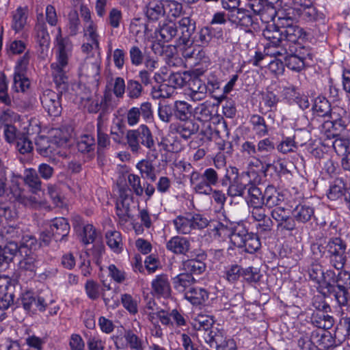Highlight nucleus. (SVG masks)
<instances>
[{
    "mask_svg": "<svg viewBox=\"0 0 350 350\" xmlns=\"http://www.w3.org/2000/svg\"><path fill=\"white\" fill-rule=\"evenodd\" d=\"M57 47V62L51 64L52 75L56 81H62L67 77L68 59L71 56L72 44L68 37H63L61 27L57 28L55 40Z\"/></svg>",
    "mask_w": 350,
    "mask_h": 350,
    "instance_id": "f257e3e1",
    "label": "nucleus"
},
{
    "mask_svg": "<svg viewBox=\"0 0 350 350\" xmlns=\"http://www.w3.org/2000/svg\"><path fill=\"white\" fill-rule=\"evenodd\" d=\"M128 148L133 154L141 153L145 148L152 152L151 157L157 159L155 142L150 129L146 124H141L136 129H129L126 133Z\"/></svg>",
    "mask_w": 350,
    "mask_h": 350,
    "instance_id": "f03ea898",
    "label": "nucleus"
},
{
    "mask_svg": "<svg viewBox=\"0 0 350 350\" xmlns=\"http://www.w3.org/2000/svg\"><path fill=\"white\" fill-rule=\"evenodd\" d=\"M214 323L213 317L205 314H198L191 323L200 341H204L208 346L217 345L223 340L224 329L214 326Z\"/></svg>",
    "mask_w": 350,
    "mask_h": 350,
    "instance_id": "7ed1b4c3",
    "label": "nucleus"
},
{
    "mask_svg": "<svg viewBox=\"0 0 350 350\" xmlns=\"http://www.w3.org/2000/svg\"><path fill=\"white\" fill-rule=\"evenodd\" d=\"M62 81H56L53 77V81L57 92L51 90H45L40 97L41 103L44 109L51 116H58L62 112L61 98L68 89V77Z\"/></svg>",
    "mask_w": 350,
    "mask_h": 350,
    "instance_id": "20e7f679",
    "label": "nucleus"
},
{
    "mask_svg": "<svg viewBox=\"0 0 350 350\" xmlns=\"http://www.w3.org/2000/svg\"><path fill=\"white\" fill-rule=\"evenodd\" d=\"M100 64L99 53L96 55L87 56L80 68L81 77L85 78L88 83L97 86L100 79Z\"/></svg>",
    "mask_w": 350,
    "mask_h": 350,
    "instance_id": "39448f33",
    "label": "nucleus"
},
{
    "mask_svg": "<svg viewBox=\"0 0 350 350\" xmlns=\"http://www.w3.org/2000/svg\"><path fill=\"white\" fill-rule=\"evenodd\" d=\"M340 329H336L334 336L327 329H317L312 332L311 340L312 344L321 350H327L334 348L344 340L340 338Z\"/></svg>",
    "mask_w": 350,
    "mask_h": 350,
    "instance_id": "423d86ee",
    "label": "nucleus"
},
{
    "mask_svg": "<svg viewBox=\"0 0 350 350\" xmlns=\"http://www.w3.org/2000/svg\"><path fill=\"white\" fill-rule=\"evenodd\" d=\"M53 301L44 297L42 295H35L31 292H26L22 295L18 300V304L27 312L35 313L36 311H44L46 308Z\"/></svg>",
    "mask_w": 350,
    "mask_h": 350,
    "instance_id": "0eeeda50",
    "label": "nucleus"
},
{
    "mask_svg": "<svg viewBox=\"0 0 350 350\" xmlns=\"http://www.w3.org/2000/svg\"><path fill=\"white\" fill-rule=\"evenodd\" d=\"M152 118L153 111L150 102H144L139 107H133L126 113V122L130 126L138 124L141 120L144 122H148Z\"/></svg>",
    "mask_w": 350,
    "mask_h": 350,
    "instance_id": "6e6552de",
    "label": "nucleus"
},
{
    "mask_svg": "<svg viewBox=\"0 0 350 350\" xmlns=\"http://www.w3.org/2000/svg\"><path fill=\"white\" fill-rule=\"evenodd\" d=\"M196 29V23L189 17H183L178 21V44L190 48L194 42L192 35Z\"/></svg>",
    "mask_w": 350,
    "mask_h": 350,
    "instance_id": "1a4fd4ad",
    "label": "nucleus"
},
{
    "mask_svg": "<svg viewBox=\"0 0 350 350\" xmlns=\"http://www.w3.org/2000/svg\"><path fill=\"white\" fill-rule=\"evenodd\" d=\"M28 62L29 58L27 54L18 60L20 68L14 72L12 85V89L16 92H26L30 88V81L23 71V67L26 66Z\"/></svg>",
    "mask_w": 350,
    "mask_h": 350,
    "instance_id": "9d476101",
    "label": "nucleus"
},
{
    "mask_svg": "<svg viewBox=\"0 0 350 350\" xmlns=\"http://www.w3.org/2000/svg\"><path fill=\"white\" fill-rule=\"evenodd\" d=\"M249 7L254 13L260 15L262 20L268 21L273 20L276 15L274 4L269 0H253L249 3Z\"/></svg>",
    "mask_w": 350,
    "mask_h": 350,
    "instance_id": "9b49d317",
    "label": "nucleus"
},
{
    "mask_svg": "<svg viewBox=\"0 0 350 350\" xmlns=\"http://www.w3.org/2000/svg\"><path fill=\"white\" fill-rule=\"evenodd\" d=\"M264 206V204L249 206L252 208L250 213L252 218L260 222L258 225L260 233L270 232L273 226V221L267 215Z\"/></svg>",
    "mask_w": 350,
    "mask_h": 350,
    "instance_id": "f8f14e48",
    "label": "nucleus"
},
{
    "mask_svg": "<svg viewBox=\"0 0 350 350\" xmlns=\"http://www.w3.org/2000/svg\"><path fill=\"white\" fill-rule=\"evenodd\" d=\"M327 247L329 253L337 258L334 264V267L337 269H341L345 261L344 257L346 250L345 244L341 239L335 238L329 240L327 244Z\"/></svg>",
    "mask_w": 350,
    "mask_h": 350,
    "instance_id": "ddd939ff",
    "label": "nucleus"
},
{
    "mask_svg": "<svg viewBox=\"0 0 350 350\" xmlns=\"http://www.w3.org/2000/svg\"><path fill=\"white\" fill-rule=\"evenodd\" d=\"M170 128L176 131L183 138L188 139L199 130V124L191 118L180 120L176 124H171Z\"/></svg>",
    "mask_w": 350,
    "mask_h": 350,
    "instance_id": "4468645a",
    "label": "nucleus"
},
{
    "mask_svg": "<svg viewBox=\"0 0 350 350\" xmlns=\"http://www.w3.org/2000/svg\"><path fill=\"white\" fill-rule=\"evenodd\" d=\"M50 230L56 241L64 240L70 232V225L64 217L55 218L52 221Z\"/></svg>",
    "mask_w": 350,
    "mask_h": 350,
    "instance_id": "2eb2a0df",
    "label": "nucleus"
},
{
    "mask_svg": "<svg viewBox=\"0 0 350 350\" xmlns=\"http://www.w3.org/2000/svg\"><path fill=\"white\" fill-rule=\"evenodd\" d=\"M163 0H148L145 7V14L149 21H157L165 15Z\"/></svg>",
    "mask_w": 350,
    "mask_h": 350,
    "instance_id": "dca6fc26",
    "label": "nucleus"
},
{
    "mask_svg": "<svg viewBox=\"0 0 350 350\" xmlns=\"http://www.w3.org/2000/svg\"><path fill=\"white\" fill-rule=\"evenodd\" d=\"M228 18L233 24L246 27L253 23L252 18L248 12L244 9L237 8V6L230 10Z\"/></svg>",
    "mask_w": 350,
    "mask_h": 350,
    "instance_id": "f3484780",
    "label": "nucleus"
},
{
    "mask_svg": "<svg viewBox=\"0 0 350 350\" xmlns=\"http://www.w3.org/2000/svg\"><path fill=\"white\" fill-rule=\"evenodd\" d=\"M188 96L193 101H199L206 97V83L199 77H195L189 81Z\"/></svg>",
    "mask_w": 350,
    "mask_h": 350,
    "instance_id": "a211bd4d",
    "label": "nucleus"
},
{
    "mask_svg": "<svg viewBox=\"0 0 350 350\" xmlns=\"http://www.w3.org/2000/svg\"><path fill=\"white\" fill-rule=\"evenodd\" d=\"M152 290L154 294L165 297L171 294V287L168 277L165 274L158 275L151 282Z\"/></svg>",
    "mask_w": 350,
    "mask_h": 350,
    "instance_id": "6ab92c4d",
    "label": "nucleus"
},
{
    "mask_svg": "<svg viewBox=\"0 0 350 350\" xmlns=\"http://www.w3.org/2000/svg\"><path fill=\"white\" fill-rule=\"evenodd\" d=\"M34 31L36 40L40 47L41 53L48 51L51 43V38L46 24L43 21H38L35 26Z\"/></svg>",
    "mask_w": 350,
    "mask_h": 350,
    "instance_id": "aec40b11",
    "label": "nucleus"
},
{
    "mask_svg": "<svg viewBox=\"0 0 350 350\" xmlns=\"http://www.w3.org/2000/svg\"><path fill=\"white\" fill-rule=\"evenodd\" d=\"M308 274L312 280L317 284H322V285L325 286H326V282L328 281L329 278L334 276V272L333 271L327 270L325 273L321 265L318 263H313L310 265L308 269Z\"/></svg>",
    "mask_w": 350,
    "mask_h": 350,
    "instance_id": "412c9836",
    "label": "nucleus"
},
{
    "mask_svg": "<svg viewBox=\"0 0 350 350\" xmlns=\"http://www.w3.org/2000/svg\"><path fill=\"white\" fill-rule=\"evenodd\" d=\"M190 184L198 193L209 195L212 191V188L207 183L205 177L198 171H193L191 174Z\"/></svg>",
    "mask_w": 350,
    "mask_h": 350,
    "instance_id": "4be33fe9",
    "label": "nucleus"
},
{
    "mask_svg": "<svg viewBox=\"0 0 350 350\" xmlns=\"http://www.w3.org/2000/svg\"><path fill=\"white\" fill-rule=\"evenodd\" d=\"M297 51L294 45H289L287 54L284 57L286 66L294 71H301L305 66L304 59L295 54Z\"/></svg>",
    "mask_w": 350,
    "mask_h": 350,
    "instance_id": "5701e85b",
    "label": "nucleus"
},
{
    "mask_svg": "<svg viewBox=\"0 0 350 350\" xmlns=\"http://www.w3.org/2000/svg\"><path fill=\"white\" fill-rule=\"evenodd\" d=\"M23 181L33 193H37L42 190V183L37 171L33 168L25 170Z\"/></svg>",
    "mask_w": 350,
    "mask_h": 350,
    "instance_id": "b1692460",
    "label": "nucleus"
},
{
    "mask_svg": "<svg viewBox=\"0 0 350 350\" xmlns=\"http://www.w3.org/2000/svg\"><path fill=\"white\" fill-rule=\"evenodd\" d=\"M174 288L178 292L184 293L185 295L191 288L196 280L188 273H181L172 279Z\"/></svg>",
    "mask_w": 350,
    "mask_h": 350,
    "instance_id": "393cba45",
    "label": "nucleus"
},
{
    "mask_svg": "<svg viewBox=\"0 0 350 350\" xmlns=\"http://www.w3.org/2000/svg\"><path fill=\"white\" fill-rule=\"evenodd\" d=\"M166 247L174 254H185L190 249V243L185 237L175 236L167 242Z\"/></svg>",
    "mask_w": 350,
    "mask_h": 350,
    "instance_id": "a878e982",
    "label": "nucleus"
},
{
    "mask_svg": "<svg viewBox=\"0 0 350 350\" xmlns=\"http://www.w3.org/2000/svg\"><path fill=\"white\" fill-rule=\"evenodd\" d=\"M325 288L327 289V293L329 295H333L335 299L340 306H349V293L347 288H338L334 284H332L330 280L326 282Z\"/></svg>",
    "mask_w": 350,
    "mask_h": 350,
    "instance_id": "bb28decb",
    "label": "nucleus"
},
{
    "mask_svg": "<svg viewBox=\"0 0 350 350\" xmlns=\"http://www.w3.org/2000/svg\"><path fill=\"white\" fill-rule=\"evenodd\" d=\"M284 200L283 195L277 191L273 185H269L264 192V205L271 208L278 207Z\"/></svg>",
    "mask_w": 350,
    "mask_h": 350,
    "instance_id": "cd10ccee",
    "label": "nucleus"
},
{
    "mask_svg": "<svg viewBox=\"0 0 350 350\" xmlns=\"http://www.w3.org/2000/svg\"><path fill=\"white\" fill-rule=\"evenodd\" d=\"M306 33L303 29L297 25H291L288 29H285L282 33V38L286 42V46L288 47L291 44H295L301 39H304Z\"/></svg>",
    "mask_w": 350,
    "mask_h": 350,
    "instance_id": "c85d7f7f",
    "label": "nucleus"
},
{
    "mask_svg": "<svg viewBox=\"0 0 350 350\" xmlns=\"http://www.w3.org/2000/svg\"><path fill=\"white\" fill-rule=\"evenodd\" d=\"M185 297L191 304L198 306L202 305L208 299V293L205 289L193 286L191 288H189V291L185 295Z\"/></svg>",
    "mask_w": 350,
    "mask_h": 350,
    "instance_id": "c756f323",
    "label": "nucleus"
},
{
    "mask_svg": "<svg viewBox=\"0 0 350 350\" xmlns=\"http://www.w3.org/2000/svg\"><path fill=\"white\" fill-rule=\"evenodd\" d=\"M23 258L18 262V269L21 271L29 272L31 275H34L38 260L33 252L24 253Z\"/></svg>",
    "mask_w": 350,
    "mask_h": 350,
    "instance_id": "7c9ffc66",
    "label": "nucleus"
},
{
    "mask_svg": "<svg viewBox=\"0 0 350 350\" xmlns=\"http://www.w3.org/2000/svg\"><path fill=\"white\" fill-rule=\"evenodd\" d=\"M334 318L328 313L314 312L311 317L312 323L320 329H329L334 325Z\"/></svg>",
    "mask_w": 350,
    "mask_h": 350,
    "instance_id": "2f4dec72",
    "label": "nucleus"
},
{
    "mask_svg": "<svg viewBox=\"0 0 350 350\" xmlns=\"http://www.w3.org/2000/svg\"><path fill=\"white\" fill-rule=\"evenodd\" d=\"M295 221L300 223H306L314 216L312 207L306 204H298L291 212Z\"/></svg>",
    "mask_w": 350,
    "mask_h": 350,
    "instance_id": "473e14b6",
    "label": "nucleus"
},
{
    "mask_svg": "<svg viewBox=\"0 0 350 350\" xmlns=\"http://www.w3.org/2000/svg\"><path fill=\"white\" fill-rule=\"evenodd\" d=\"M126 126L122 120L117 118L113 120L110 128V135L112 140L116 144H120L123 142L125 133Z\"/></svg>",
    "mask_w": 350,
    "mask_h": 350,
    "instance_id": "72a5a7b5",
    "label": "nucleus"
},
{
    "mask_svg": "<svg viewBox=\"0 0 350 350\" xmlns=\"http://www.w3.org/2000/svg\"><path fill=\"white\" fill-rule=\"evenodd\" d=\"M27 10L22 8H17L12 13V21L11 27L15 32L22 31L27 25Z\"/></svg>",
    "mask_w": 350,
    "mask_h": 350,
    "instance_id": "f704fd0d",
    "label": "nucleus"
},
{
    "mask_svg": "<svg viewBox=\"0 0 350 350\" xmlns=\"http://www.w3.org/2000/svg\"><path fill=\"white\" fill-rule=\"evenodd\" d=\"M174 115L179 120L190 118L193 108L191 105L183 100H177L174 104Z\"/></svg>",
    "mask_w": 350,
    "mask_h": 350,
    "instance_id": "c9c22d12",
    "label": "nucleus"
},
{
    "mask_svg": "<svg viewBox=\"0 0 350 350\" xmlns=\"http://www.w3.org/2000/svg\"><path fill=\"white\" fill-rule=\"evenodd\" d=\"M175 229L179 234H187L191 233L193 230V223L191 222V215L188 214L185 216L179 215L173 221Z\"/></svg>",
    "mask_w": 350,
    "mask_h": 350,
    "instance_id": "e433bc0d",
    "label": "nucleus"
},
{
    "mask_svg": "<svg viewBox=\"0 0 350 350\" xmlns=\"http://www.w3.org/2000/svg\"><path fill=\"white\" fill-rule=\"evenodd\" d=\"M232 173L236 174V177L232 182H230L228 188V195L231 197L243 196L244 191L247 189V185L241 183L238 178V170L235 167L231 169Z\"/></svg>",
    "mask_w": 350,
    "mask_h": 350,
    "instance_id": "4c0bfd02",
    "label": "nucleus"
},
{
    "mask_svg": "<svg viewBox=\"0 0 350 350\" xmlns=\"http://www.w3.org/2000/svg\"><path fill=\"white\" fill-rule=\"evenodd\" d=\"M312 109L317 116L323 118H330L334 111L331 109L329 101L325 98H317L312 107Z\"/></svg>",
    "mask_w": 350,
    "mask_h": 350,
    "instance_id": "58836bf2",
    "label": "nucleus"
},
{
    "mask_svg": "<svg viewBox=\"0 0 350 350\" xmlns=\"http://www.w3.org/2000/svg\"><path fill=\"white\" fill-rule=\"evenodd\" d=\"M247 230L241 225H237L233 228L231 233L230 234V239L231 242L238 247H242L244 241L247 239L248 234Z\"/></svg>",
    "mask_w": 350,
    "mask_h": 350,
    "instance_id": "ea45409f",
    "label": "nucleus"
},
{
    "mask_svg": "<svg viewBox=\"0 0 350 350\" xmlns=\"http://www.w3.org/2000/svg\"><path fill=\"white\" fill-rule=\"evenodd\" d=\"M159 33L161 36V40L167 42L178 35V27L176 23L169 21L163 23L160 27Z\"/></svg>",
    "mask_w": 350,
    "mask_h": 350,
    "instance_id": "a19ab883",
    "label": "nucleus"
},
{
    "mask_svg": "<svg viewBox=\"0 0 350 350\" xmlns=\"http://www.w3.org/2000/svg\"><path fill=\"white\" fill-rule=\"evenodd\" d=\"M288 46L286 42H283L278 44L267 43L265 48V53L267 56L274 57L275 58H283L287 54Z\"/></svg>",
    "mask_w": 350,
    "mask_h": 350,
    "instance_id": "79ce46f5",
    "label": "nucleus"
},
{
    "mask_svg": "<svg viewBox=\"0 0 350 350\" xmlns=\"http://www.w3.org/2000/svg\"><path fill=\"white\" fill-rule=\"evenodd\" d=\"M205 263L197 259H189L183 262L182 270L191 275L193 274H201L205 271Z\"/></svg>",
    "mask_w": 350,
    "mask_h": 350,
    "instance_id": "37998d69",
    "label": "nucleus"
},
{
    "mask_svg": "<svg viewBox=\"0 0 350 350\" xmlns=\"http://www.w3.org/2000/svg\"><path fill=\"white\" fill-rule=\"evenodd\" d=\"M17 151L22 154L30 153L33 149V143L28 134L23 133L18 136L17 141L14 144Z\"/></svg>",
    "mask_w": 350,
    "mask_h": 350,
    "instance_id": "c03bdc74",
    "label": "nucleus"
},
{
    "mask_svg": "<svg viewBox=\"0 0 350 350\" xmlns=\"http://www.w3.org/2000/svg\"><path fill=\"white\" fill-rule=\"evenodd\" d=\"M263 36L269 41V43L278 44L284 42L282 38V34L278 30L275 24L268 25L262 31Z\"/></svg>",
    "mask_w": 350,
    "mask_h": 350,
    "instance_id": "a18cd8bd",
    "label": "nucleus"
},
{
    "mask_svg": "<svg viewBox=\"0 0 350 350\" xmlns=\"http://www.w3.org/2000/svg\"><path fill=\"white\" fill-rule=\"evenodd\" d=\"M175 92L174 88L168 85L167 82H165L160 84L157 88L153 87L151 95L154 99L167 98L172 96Z\"/></svg>",
    "mask_w": 350,
    "mask_h": 350,
    "instance_id": "49530a36",
    "label": "nucleus"
},
{
    "mask_svg": "<svg viewBox=\"0 0 350 350\" xmlns=\"http://www.w3.org/2000/svg\"><path fill=\"white\" fill-rule=\"evenodd\" d=\"M247 186V189L249 195L248 205L264 204V193H262L261 190L252 183L248 184Z\"/></svg>",
    "mask_w": 350,
    "mask_h": 350,
    "instance_id": "de8ad7c7",
    "label": "nucleus"
},
{
    "mask_svg": "<svg viewBox=\"0 0 350 350\" xmlns=\"http://www.w3.org/2000/svg\"><path fill=\"white\" fill-rule=\"evenodd\" d=\"M18 245L21 248L20 256H23L24 253L33 252L37 246V240L36 237L31 234H23Z\"/></svg>",
    "mask_w": 350,
    "mask_h": 350,
    "instance_id": "09e8293b",
    "label": "nucleus"
},
{
    "mask_svg": "<svg viewBox=\"0 0 350 350\" xmlns=\"http://www.w3.org/2000/svg\"><path fill=\"white\" fill-rule=\"evenodd\" d=\"M213 107L206 103L200 104L193 110L194 116L201 122L209 121L213 116Z\"/></svg>",
    "mask_w": 350,
    "mask_h": 350,
    "instance_id": "8fccbe9b",
    "label": "nucleus"
},
{
    "mask_svg": "<svg viewBox=\"0 0 350 350\" xmlns=\"http://www.w3.org/2000/svg\"><path fill=\"white\" fill-rule=\"evenodd\" d=\"M144 92L143 86L139 81L129 79L126 83L127 96L132 100L139 98Z\"/></svg>",
    "mask_w": 350,
    "mask_h": 350,
    "instance_id": "3c124183",
    "label": "nucleus"
},
{
    "mask_svg": "<svg viewBox=\"0 0 350 350\" xmlns=\"http://www.w3.org/2000/svg\"><path fill=\"white\" fill-rule=\"evenodd\" d=\"M105 237L108 246L116 252H120L122 250V237L118 231H109L106 233Z\"/></svg>",
    "mask_w": 350,
    "mask_h": 350,
    "instance_id": "603ef678",
    "label": "nucleus"
},
{
    "mask_svg": "<svg viewBox=\"0 0 350 350\" xmlns=\"http://www.w3.org/2000/svg\"><path fill=\"white\" fill-rule=\"evenodd\" d=\"M137 167L143 177L149 178L152 182L156 180V170L152 162L148 160H142L137 163Z\"/></svg>",
    "mask_w": 350,
    "mask_h": 350,
    "instance_id": "864d4df0",
    "label": "nucleus"
},
{
    "mask_svg": "<svg viewBox=\"0 0 350 350\" xmlns=\"http://www.w3.org/2000/svg\"><path fill=\"white\" fill-rule=\"evenodd\" d=\"M328 280L338 288L347 289L350 288V273L346 271H339L337 275L334 273V276L329 277Z\"/></svg>",
    "mask_w": 350,
    "mask_h": 350,
    "instance_id": "5fc2aeb1",
    "label": "nucleus"
},
{
    "mask_svg": "<svg viewBox=\"0 0 350 350\" xmlns=\"http://www.w3.org/2000/svg\"><path fill=\"white\" fill-rule=\"evenodd\" d=\"M207 92L219 102L224 99V94H222L223 90H220L219 82L217 79H208L206 84V94Z\"/></svg>",
    "mask_w": 350,
    "mask_h": 350,
    "instance_id": "6e6d98bb",
    "label": "nucleus"
},
{
    "mask_svg": "<svg viewBox=\"0 0 350 350\" xmlns=\"http://www.w3.org/2000/svg\"><path fill=\"white\" fill-rule=\"evenodd\" d=\"M338 113H336V111L333 112L329 120L325 121L322 124V129L328 131L330 128L334 126H339L342 129H345L347 124V119L343 117L338 118Z\"/></svg>",
    "mask_w": 350,
    "mask_h": 350,
    "instance_id": "4d7b16f0",
    "label": "nucleus"
},
{
    "mask_svg": "<svg viewBox=\"0 0 350 350\" xmlns=\"http://www.w3.org/2000/svg\"><path fill=\"white\" fill-rule=\"evenodd\" d=\"M54 144L51 143L46 137H40L36 142V150L43 157H49L55 150Z\"/></svg>",
    "mask_w": 350,
    "mask_h": 350,
    "instance_id": "13d9d810",
    "label": "nucleus"
},
{
    "mask_svg": "<svg viewBox=\"0 0 350 350\" xmlns=\"http://www.w3.org/2000/svg\"><path fill=\"white\" fill-rule=\"evenodd\" d=\"M109 100L110 98L109 94H105L100 101L98 100H88L90 103L88 107V111L90 113H97L100 110H102V112L99 114V116L101 114L103 117L105 111L107 110V102L109 101Z\"/></svg>",
    "mask_w": 350,
    "mask_h": 350,
    "instance_id": "bf43d9fd",
    "label": "nucleus"
},
{
    "mask_svg": "<svg viewBox=\"0 0 350 350\" xmlns=\"http://www.w3.org/2000/svg\"><path fill=\"white\" fill-rule=\"evenodd\" d=\"M84 37L89 42H93L95 44V49H99L98 34L97 33V25L96 23L85 25Z\"/></svg>",
    "mask_w": 350,
    "mask_h": 350,
    "instance_id": "052dcab7",
    "label": "nucleus"
},
{
    "mask_svg": "<svg viewBox=\"0 0 350 350\" xmlns=\"http://www.w3.org/2000/svg\"><path fill=\"white\" fill-rule=\"evenodd\" d=\"M260 247V242L256 234L250 233L241 248L250 254L256 252Z\"/></svg>",
    "mask_w": 350,
    "mask_h": 350,
    "instance_id": "680f3d73",
    "label": "nucleus"
},
{
    "mask_svg": "<svg viewBox=\"0 0 350 350\" xmlns=\"http://www.w3.org/2000/svg\"><path fill=\"white\" fill-rule=\"evenodd\" d=\"M124 337L131 349L144 350L143 341L131 330L124 332Z\"/></svg>",
    "mask_w": 350,
    "mask_h": 350,
    "instance_id": "e2e57ef3",
    "label": "nucleus"
},
{
    "mask_svg": "<svg viewBox=\"0 0 350 350\" xmlns=\"http://www.w3.org/2000/svg\"><path fill=\"white\" fill-rule=\"evenodd\" d=\"M250 122L253 126V129L260 136L267 133V126L265 119L259 115H252L250 118Z\"/></svg>",
    "mask_w": 350,
    "mask_h": 350,
    "instance_id": "0e129e2a",
    "label": "nucleus"
},
{
    "mask_svg": "<svg viewBox=\"0 0 350 350\" xmlns=\"http://www.w3.org/2000/svg\"><path fill=\"white\" fill-rule=\"evenodd\" d=\"M0 250L3 253V255H5L7 257V259L11 262L15 256L18 254L20 255L21 248L18 245V241H10L4 247Z\"/></svg>",
    "mask_w": 350,
    "mask_h": 350,
    "instance_id": "69168bd1",
    "label": "nucleus"
},
{
    "mask_svg": "<svg viewBox=\"0 0 350 350\" xmlns=\"http://www.w3.org/2000/svg\"><path fill=\"white\" fill-rule=\"evenodd\" d=\"M78 150L81 152H89L95 148V140L92 135L82 136L77 143Z\"/></svg>",
    "mask_w": 350,
    "mask_h": 350,
    "instance_id": "338daca9",
    "label": "nucleus"
},
{
    "mask_svg": "<svg viewBox=\"0 0 350 350\" xmlns=\"http://www.w3.org/2000/svg\"><path fill=\"white\" fill-rule=\"evenodd\" d=\"M350 142L347 139L336 138L332 143L333 148L335 152L338 154L346 157L350 151L349 149Z\"/></svg>",
    "mask_w": 350,
    "mask_h": 350,
    "instance_id": "774afa93",
    "label": "nucleus"
}]
</instances>
